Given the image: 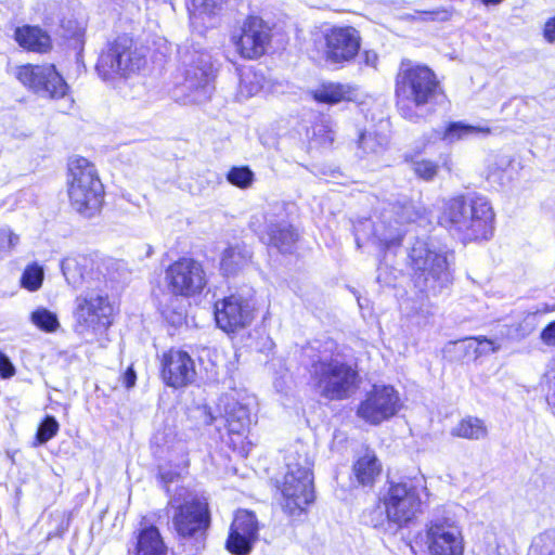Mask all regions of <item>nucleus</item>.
<instances>
[{"instance_id": "nucleus-31", "label": "nucleus", "mask_w": 555, "mask_h": 555, "mask_svg": "<svg viewBox=\"0 0 555 555\" xmlns=\"http://www.w3.org/2000/svg\"><path fill=\"white\" fill-rule=\"evenodd\" d=\"M451 435L469 440H480L487 437L488 429L482 420L467 416L452 428Z\"/></svg>"}, {"instance_id": "nucleus-26", "label": "nucleus", "mask_w": 555, "mask_h": 555, "mask_svg": "<svg viewBox=\"0 0 555 555\" xmlns=\"http://www.w3.org/2000/svg\"><path fill=\"white\" fill-rule=\"evenodd\" d=\"M15 40L27 50L35 52H47L51 47L50 36L37 26L17 27Z\"/></svg>"}, {"instance_id": "nucleus-42", "label": "nucleus", "mask_w": 555, "mask_h": 555, "mask_svg": "<svg viewBox=\"0 0 555 555\" xmlns=\"http://www.w3.org/2000/svg\"><path fill=\"white\" fill-rule=\"evenodd\" d=\"M457 352L463 354V359L470 361L478 358L479 341L478 338H466L454 344Z\"/></svg>"}, {"instance_id": "nucleus-55", "label": "nucleus", "mask_w": 555, "mask_h": 555, "mask_svg": "<svg viewBox=\"0 0 555 555\" xmlns=\"http://www.w3.org/2000/svg\"><path fill=\"white\" fill-rule=\"evenodd\" d=\"M137 375L133 369L130 366L127 369L124 375V382H135Z\"/></svg>"}, {"instance_id": "nucleus-25", "label": "nucleus", "mask_w": 555, "mask_h": 555, "mask_svg": "<svg viewBox=\"0 0 555 555\" xmlns=\"http://www.w3.org/2000/svg\"><path fill=\"white\" fill-rule=\"evenodd\" d=\"M261 240L266 244L275 247L281 253H291L297 241V234L292 225L286 222H271L268 224L267 231L261 236Z\"/></svg>"}, {"instance_id": "nucleus-46", "label": "nucleus", "mask_w": 555, "mask_h": 555, "mask_svg": "<svg viewBox=\"0 0 555 555\" xmlns=\"http://www.w3.org/2000/svg\"><path fill=\"white\" fill-rule=\"evenodd\" d=\"M15 369L10 359L0 351V377L3 379L11 378L14 375Z\"/></svg>"}, {"instance_id": "nucleus-52", "label": "nucleus", "mask_w": 555, "mask_h": 555, "mask_svg": "<svg viewBox=\"0 0 555 555\" xmlns=\"http://www.w3.org/2000/svg\"><path fill=\"white\" fill-rule=\"evenodd\" d=\"M363 61L369 66H375L378 60L377 54L374 51H364Z\"/></svg>"}, {"instance_id": "nucleus-5", "label": "nucleus", "mask_w": 555, "mask_h": 555, "mask_svg": "<svg viewBox=\"0 0 555 555\" xmlns=\"http://www.w3.org/2000/svg\"><path fill=\"white\" fill-rule=\"evenodd\" d=\"M179 76L181 92L189 103L201 104L210 99L215 89V68L208 52L191 47H181Z\"/></svg>"}, {"instance_id": "nucleus-33", "label": "nucleus", "mask_w": 555, "mask_h": 555, "mask_svg": "<svg viewBox=\"0 0 555 555\" xmlns=\"http://www.w3.org/2000/svg\"><path fill=\"white\" fill-rule=\"evenodd\" d=\"M261 80L258 75L251 70H245L240 76V85L237 90V100L244 101L261 90Z\"/></svg>"}, {"instance_id": "nucleus-24", "label": "nucleus", "mask_w": 555, "mask_h": 555, "mask_svg": "<svg viewBox=\"0 0 555 555\" xmlns=\"http://www.w3.org/2000/svg\"><path fill=\"white\" fill-rule=\"evenodd\" d=\"M309 93L315 102L327 105L351 101L354 96V90L351 86L334 81H324L311 89Z\"/></svg>"}, {"instance_id": "nucleus-48", "label": "nucleus", "mask_w": 555, "mask_h": 555, "mask_svg": "<svg viewBox=\"0 0 555 555\" xmlns=\"http://www.w3.org/2000/svg\"><path fill=\"white\" fill-rule=\"evenodd\" d=\"M178 477H179L178 473H176L171 469H167L163 466L159 467V479H160V482L163 483V487L166 488L167 491H169V489H168L169 483L173 482Z\"/></svg>"}, {"instance_id": "nucleus-30", "label": "nucleus", "mask_w": 555, "mask_h": 555, "mask_svg": "<svg viewBox=\"0 0 555 555\" xmlns=\"http://www.w3.org/2000/svg\"><path fill=\"white\" fill-rule=\"evenodd\" d=\"M491 133L489 127L473 126L462 121L449 124L446 128L442 139L449 143L470 138H483Z\"/></svg>"}, {"instance_id": "nucleus-45", "label": "nucleus", "mask_w": 555, "mask_h": 555, "mask_svg": "<svg viewBox=\"0 0 555 555\" xmlns=\"http://www.w3.org/2000/svg\"><path fill=\"white\" fill-rule=\"evenodd\" d=\"M20 243V236L11 229L0 230V250L11 253Z\"/></svg>"}, {"instance_id": "nucleus-10", "label": "nucleus", "mask_w": 555, "mask_h": 555, "mask_svg": "<svg viewBox=\"0 0 555 555\" xmlns=\"http://www.w3.org/2000/svg\"><path fill=\"white\" fill-rule=\"evenodd\" d=\"M404 408V400L391 384H373L357 408V416L372 426L395 417Z\"/></svg>"}, {"instance_id": "nucleus-56", "label": "nucleus", "mask_w": 555, "mask_h": 555, "mask_svg": "<svg viewBox=\"0 0 555 555\" xmlns=\"http://www.w3.org/2000/svg\"><path fill=\"white\" fill-rule=\"evenodd\" d=\"M547 403L552 410V412L555 414V384H554V389L552 391V393L547 395Z\"/></svg>"}, {"instance_id": "nucleus-11", "label": "nucleus", "mask_w": 555, "mask_h": 555, "mask_svg": "<svg viewBox=\"0 0 555 555\" xmlns=\"http://www.w3.org/2000/svg\"><path fill=\"white\" fill-rule=\"evenodd\" d=\"M166 289L172 296L184 298L199 295L207 285V274L201 261L181 257L165 270Z\"/></svg>"}, {"instance_id": "nucleus-12", "label": "nucleus", "mask_w": 555, "mask_h": 555, "mask_svg": "<svg viewBox=\"0 0 555 555\" xmlns=\"http://www.w3.org/2000/svg\"><path fill=\"white\" fill-rule=\"evenodd\" d=\"M430 555H464V538L459 524L449 517H435L426 525Z\"/></svg>"}, {"instance_id": "nucleus-28", "label": "nucleus", "mask_w": 555, "mask_h": 555, "mask_svg": "<svg viewBox=\"0 0 555 555\" xmlns=\"http://www.w3.org/2000/svg\"><path fill=\"white\" fill-rule=\"evenodd\" d=\"M251 254L245 245L230 246L222 253L220 269L225 275L235 274L250 260Z\"/></svg>"}, {"instance_id": "nucleus-41", "label": "nucleus", "mask_w": 555, "mask_h": 555, "mask_svg": "<svg viewBox=\"0 0 555 555\" xmlns=\"http://www.w3.org/2000/svg\"><path fill=\"white\" fill-rule=\"evenodd\" d=\"M59 423L53 416H46L38 427L36 439L39 444L47 443L59 431Z\"/></svg>"}, {"instance_id": "nucleus-2", "label": "nucleus", "mask_w": 555, "mask_h": 555, "mask_svg": "<svg viewBox=\"0 0 555 555\" xmlns=\"http://www.w3.org/2000/svg\"><path fill=\"white\" fill-rule=\"evenodd\" d=\"M439 223L464 242L489 240L494 230V211L480 195H460L443 202Z\"/></svg>"}, {"instance_id": "nucleus-21", "label": "nucleus", "mask_w": 555, "mask_h": 555, "mask_svg": "<svg viewBox=\"0 0 555 555\" xmlns=\"http://www.w3.org/2000/svg\"><path fill=\"white\" fill-rule=\"evenodd\" d=\"M196 375L192 358L185 351L170 349L162 359L164 382H193Z\"/></svg>"}, {"instance_id": "nucleus-29", "label": "nucleus", "mask_w": 555, "mask_h": 555, "mask_svg": "<svg viewBox=\"0 0 555 555\" xmlns=\"http://www.w3.org/2000/svg\"><path fill=\"white\" fill-rule=\"evenodd\" d=\"M379 473L380 464L371 450H365L353 465V474L358 482L363 486L372 485Z\"/></svg>"}, {"instance_id": "nucleus-47", "label": "nucleus", "mask_w": 555, "mask_h": 555, "mask_svg": "<svg viewBox=\"0 0 555 555\" xmlns=\"http://www.w3.org/2000/svg\"><path fill=\"white\" fill-rule=\"evenodd\" d=\"M479 348H478V358L485 354H489L495 352L500 349V345L495 341L487 339V338H478Z\"/></svg>"}, {"instance_id": "nucleus-54", "label": "nucleus", "mask_w": 555, "mask_h": 555, "mask_svg": "<svg viewBox=\"0 0 555 555\" xmlns=\"http://www.w3.org/2000/svg\"><path fill=\"white\" fill-rule=\"evenodd\" d=\"M203 413H204V415H205L204 423H205L206 425H211V424H214V422L217 420V417H216V416H214V415H212V413L210 412V410H207V408H206V406L203 409Z\"/></svg>"}, {"instance_id": "nucleus-43", "label": "nucleus", "mask_w": 555, "mask_h": 555, "mask_svg": "<svg viewBox=\"0 0 555 555\" xmlns=\"http://www.w3.org/2000/svg\"><path fill=\"white\" fill-rule=\"evenodd\" d=\"M348 386L349 384H324L321 393L328 400H341L349 396Z\"/></svg>"}, {"instance_id": "nucleus-1", "label": "nucleus", "mask_w": 555, "mask_h": 555, "mask_svg": "<svg viewBox=\"0 0 555 555\" xmlns=\"http://www.w3.org/2000/svg\"><path fill=\"white\" fill-rule=\"evenodd\" d=\"M442 95L440 82L429 67L401 64L396 77V99L404 119L418 121L426 117Z\"/></svg>"}, {"instance_id": "nucleus-22", "label": "nucleus", "mask_w": 555, "mask_h": 555, "mask_svg": "<svg viewBox=\"0 0 555 555\" xmlns=\"http://www.w3.org/2000/svg\"><path fill=\"white\" fill-rule=\"evenodd\" d=\"M221 418L230 434L243 435L250 426V414L245 404L240 403L231 395H223L218 402Z\"/></svg>"}, {"instance_id": "nucleus-20", "label": "nucleus", "mask_w": 555, "mask_h": 555, "mask_svg": "<svg viewBox=\"0 0 555 555\" xmlns=\"http://www.w3.org/2000/svg\"><path fill=\"white\" fill-rule=\"evenodd\" d=\"M113 306L106 295L94 292L80 295L76 299V318L80 324L106 327L111 324Z\"/></svg>"}, {"instance_id": "nucleus-38", "label": "nucleus", "mask_w": 555, "mask_h": 555, "mask_svg": "<svg viewBox=\"0 0 555 555\" xmlns=\"http://www.w3.org/2000/svg\"><path fill=\"white\" fill-rule=\"evenodd\" d=\"M363 518L365 524L374 527V528H385L386 526L395 527L390 518L388 517V512L385 506L379 503L374 505L372 508H369L364 512Z\"/></svg>"}, {"instance_id": "nucleus-50", "label": "nucleus", "mask_w": 555, "mask_h": 555, "mask_svg": "<svg viewBox=\"0 0 555 555\" xmlns=\"http://www.w3.org/2000/svg\"><path fill=\"white\" fill-rule=\"evenodd\" d=\"M543 34L547 42H555V16L546 21Z\"/></svg>"}, {"instance_id": "nucleus-7", "label": "nucleus", "mask_w": 555, "mask_h": 555, "mask_svg": "<svg viewBox=\"0 0 555 555\" xmlns=\"http://www.w3.org/2000/svg\"><path fill=\"white\" fill-rule=\"evenodd\" d=\"M67 192L73 208L90 218L98 214L104 199V186L93 164L85 157L70 159Z\"/></svg>"}, {"instance_id": "nucleus-57", "label": "nucleus", "mask_w": 555, "mask_h": 555, "mask_svg": "<svg viewBox=\"0 0 555 555\" xmlns=\"http://www.w3.org/2000/svg\"><path fill=\"white\" fill-rule=\"evenodd\" d=\"M485 5H494L499 4L503 0H480Z\"/></svg>"}, {"instance_id": "nucleus-39", "label": "nucleus", "mask_w": 555, "mask_h": 555, "mask_svg": "<svg viewBox=\"0 0 555 555\" xmlns=\"http://www.w3.org/2000/svg\"><path fill=\"white\" fill-rule=\"evenodd\" d=\"M227 180L240 189L251 186L255 175L247 166L232 167L227 173Z\"/></svg>"}, {"instance_id": "nucleus-58", "label": "nucleus", "mask_w": 555, "mask_h": 555, "mask_svg": "<svg viewBox=\"0 0 555 555\" xmlns=\"http://www.w3.org/2000/svg\"><path fill=\"white\" fill-rule=\"evenodd\" d=\"M548 537L547 535H540L538 538V540L534 542L533 546L537 547L539 545L540 542H544L545 539H547Z\"/></svg>"}, {"instance_id": "nucleus-40", "label": "nucleus", "mask_w": 555, "mask_h": 555, "mask_svg": "<svg viewBox=\"0 0 555 555\" xmlns=\"http://www.w3.org/2000/svg\"><path fill=\"white\" fill-rule=\"evenodd\" d=\"M42 281L43 269L37 263L27 266L21 278L22 286L30 292L39 289Z\"/></svg>"}, {"instance_id": "nucleus-27", "label": "nucleus", "mask_w": 555, "mask_h": 555, "mask_svg": "<svg viewBox=\"0 0 555 555\" xmlns=\"http://www.w3.org/2000/svg\"><path fill=\"white\" fill-rule=\"evenodd\" d=\"M135 555H167V546L155 526L145 527L139 532Z\"/></svg>"}, {"instance_id": "nucleus-51", "label": "nucleus", "mask_w": 555, "mask_h": 555, "mask_svg": "<svg viewBox=\"0 0 555 555\" xmlns=\"http://www.w3.org/2000/svg\"><path fill=\"white\" fill-rule=\"evenodd\" d=\"M535 317L534 315H527V318L524 320V327H521V333H520V336H526L528 334H530L533 328H534V324H533V321H534Z\"/></svg>"}, {"instance_id": "nucleus-16", "label": "nucleus", "mask_w": 555, "mask_h": 555, "mask_svg": "<svg viewBox=\"0 0 555 555\" xmlns=\"http://www.w3.org/2000/svg\"><path fill=\"white\" fill-rule=\"evenodd\" d=\"M418 217V211L411 203L392 205L382 215V220L376 224L374 235L386 247L400 244L403 236L402 225L413 222Z\"/></svg>"}, {"instance_id": "nucleus-32", "label": "nucleus", "mask_w": 555, "mask_h": 555, "mask_svg": "<svg viewBox=\"0 0 555 555\" xmlns=\"http://www.w3.org/2000/svg\"><path fill=\"white\" fill-rule=\"evenodd\" d=\"M86 262L85 257H67L62 261L61 269L68 284L77 287L82 283Z\"/></svg>"}, {"instance_id": "nucleus-9", "label": "nucleus", "mask_w": 555, "mask_h": 555, "mask_svg": "<svg viewBox=\"0 0 555 555\" xmlns=\"http://www.w3.org/2000/svg\"><path fill=\"white\" fill-rule=\"evenodd\" d=\"M305 352L311 358L310 372L319 382H354L358 376L354 361L347 359L331 338L315 340Z\"/></svg>"}, {"instance_id": "nucleus-59", "label": "nucleus", "mask_w": 555, "mask_h": 555, "mask_svg": "<svg viewBox=\"0 0 555 555\" xmlns=\"http://www.w3.org/2000/svg\"><path fill=\"white\" fill-rule=\"evenodd\" d=\"M546 555H555V551H548Z\"/></svg>"}, {"instance_id": "nucleus-3", "label": "nucleus", "mask_w": 555, "mask_h": 555, "mask_svg": "<svg viewBox=\"0 0 555 555\" xmlns=\"http://www.w3.org/2000/svg\"><path fill=\"white\" fill-rule=\"evenodd\" d=\"M414 284L421 292L436 294L451 281L453 255L434 242L416 240L409 253Z\"/></svg>"}, {"instance_id": "nucleus-6", "label": "nucleus", "mask_w": 555, "mask_h": 555, "mask_svg": "<svg viewBox=\"0 0 555 555\" xmlns=\"http://www.w3.org/2000/svg\"><path fill=\"white\" fill-rule=\"evenodd\" d=\"M428 495L424 476L406 477L398 482H389L379 503L385 506L388 517L398 529L408 526L422 512Z\"/></svg>"}, {"instance_id": "nucleus-8", "label": "nucleus", "mask_w": 555, "mask_h": 555, "mask_svg": "<svg viewBox=\"0 0 555 555\" xmlns=\"http://www.w3.org/2000/svg\"><path fill=\"white\" fill-rule=\"evenodd\" d=\"M145 54L128 36H120L106 43L101 51L96 72L106 81L130 78L145 65Z\"/></svg>"}, {"instance_id": "nucleus-13", "label": "nucleus", "mask_w": 555, "mask_h": 555, "mask_svg": "<svg viewBox=\"0 0 555 555\" xmlns=\"http://www.w3.org/2000/svg\"><path fill=\"white\" fill-rule=\"evenodd\" d=\"M14 75L23 86L43 96L63 98L68 89L63 77L51 64L18 66Z\"/></svg>"}, {"instance_id": "nucleus-18", "label": "nucleus", "mask_w": 555, "mask_h": 555, "mask_svg": "<svg viewBox=\"0 0 555 555\" xmlns=\"http://www.w3.org/2000/svg\"><path fill=\"white\" fill-rule=\"evenodd\" d=\"M254 306L241 295H231L215 305V319L224 332H235L250 324Z\"/></svg>"}, {"instance_id": "nucleus-36", "label": "nucleus", "mask_w": 555, "mask_h": 555, "mask_svg": "<svg viewBox=\"0 0 555 555\" xmlns=\"http://www.w3.org/2000/svg\"><path fill=\"white\" fill-rule=\"evenodd\" d=\"M30 321L36 327L44 332H55L60 326L56 314L46 308H38L33 311Z\"/></svg>"}, {"instance_id": "nucleus-17", "label": "nucleus", "mask_w": 555, "mask_h": 555, "mask_svg": "<svg viewBox=\"0 0 555 555\" xmlns=\"http://www.w3.org/2000/svg\"><path fill=\"white\" fill-rule=\"evenodd\" d=\"M280 490L284 511L291 516L300 515L314 501L313 476L285 474Z\"/></svg>"}, {"instance_id": "nucleus-4", "label": "nucleus", "mask_w": 555, "mask_h": 555, "mask_svg": "<svg viewBox=\"0 0 555 555\" xmlns=\"http://www.w3.org/2000/svg\"><path fill=\"white\" fill-rule=\"evenodd\" d=\"M169 507L172 526L182 543L202 550L210 525L208 504L182 488L170 499Z\"/></svg>"}, {"instance_id": "nucleus-49", "label": "nucleus", "mask_w": 555, "mask_h": 555, "mask_svg": "<svg viewBox=\"0 0 555 555\" xmlns=\"http://www.w3.org/2000/svg\"><path fill=\"white\" fill-rule=\"evenodd\" d=\"M541 339L547 346H555V321L542 331Z\"/></svg>"}, {"instance_id": "nucleus-53", "label": "nucleus", "mask_w": 555, "mask_h": 555, "mask_svg": "<svg viewBox=\"0 0 555 555\" xmlns=\"http://www.w3.org/2000/svg\"><path fill=\"white\" fill-rule=\"evenodd\" d=\"M544 377L546 378L547 382H555V359L551 360L547 363Z\"/></svg>"}, {"instance_id": "nucleus-44", "label": "nucleus", "mask_w": 555, "mask_h": 555, "mask_svg": "<svg viewBox=\"0 0 555 555\" xmlns=\"http://www.w3.org/2000/svg\"><path fill=\"white\" fill-rule=\"evenodd\" d=\"M512 163H513V160H512L511 156H508V155L492 156L491 159H489L488 176L489 177L499 176V173L506 171L511 167Z\"/></svg>"}, {"instance_id": "nucleus-19", "label": "nucleus", "mask_w": 555, "mask_h": 555, "mask_svg": "<svg viewBox=\"0 0 555 555\" xmlns=\"http://www.w3.org/2000/svg\"><path fill=\"white\" fill-rule=\"evenodd\" d=\"M258 530L256 515L248 511H238L230 528L227 550L233 555H248L258 540Z\"/></svg>"}, {"instance_id": "nucleus-37", "label": "nucleus", "mask_w": 555, "mask_h": 555, "mask_svg": "<svg viewBox=\"0 0 555 555\" xmlns=\"http://www.w3.org/2000/svg\"><path fill=\"white\" fill-rule=\"evenodd\" d=\"M228 0H191L190 11L191 14L196 16H212L216 15L227 3Z\"/></svg>"}, {"instance_id": "nucleus-35", "label": "nucleus", "mask_w": 555, "mask_h": 555, "mask_svg": "<svg viewBox=\"0 0 555 555\" xmlns=\"http://www.w3.org/2000/svg\"><path fill=\"white\" fill-rule=\"evenodd\" d=\"M359 149L366 155L380 154L387 145V138L378 133L364 132L359 138Z\"/></svg>"}, {"instance_id": "nucleus-15", "label": "nucleus", "mask_w": 555, "mask_h": 555, "mask_svg": "<svg viewBox=\"0 0 555 555\" xmlns=\"http://www.w3.org/2000/svg\"><path fill=\"white\" fill-rule=\"evenodd\" d=\"M232 40L237 52L245 59H257L264 54L271 40V28L258 16H249Z\"/></svg>"}, {"instance_id": "nucleus-23", "label": "nucleus", "mask_w": 555, "mask_h": 555, "mask_svg": "<svg viewBox=\"0 0 555 555\" xmlns=\"http://www.w3.org/2000/svg\"><path fill=\"white\" fill-rule=\"evenodd\" d=\"M285 474L312 476L313 462L310 456L309 447L301 442L295 441L285 451Z\"/></svg>"}, {"instance_id": "nucleus-34", "label": "nucleus", "mask_w": 555, "mask_h": 555, "mask_svg": "<svg viewBox=\"0 0 555 555\" xmlns=\"http://www.w3.org/2000/svg\"><path fill=\"white\" fill-rule=\"evenodd\" d=\"M404 158L411 164L413 172L423 180L430 181L438 173L439 166L435 162L423 159L410 154H405Z\"/></svg>"}, {"instance_id": "nucleus-14", "label": "nucleus", "mask_w": 555, "mask_h": 555, "mask_svg": "<svg viewBox=\"0 0 555 555\" xmlns=\"http://www.w3.org/2000/svg\"><path fill=\"white\" fill-rule=\"evenodd\" d=\"M361 47L360 33L351 26H334L324 31V59L330 64L352 61Z\"/></svg>"}]
</instances>
